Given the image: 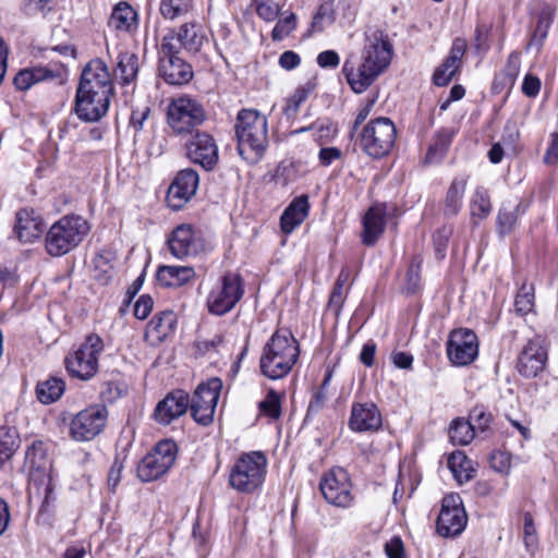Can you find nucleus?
<instances>
[{
  "mask_svg": "<svg viewBox=\"0 0 558 558\" xmlns=\"http://www.w3.org/2000/svg\"><path fill=\"white\" fill-rule=\"evenodd\" d=\"M392 58V46L381 34L367 37L360 59L350 56L342 72L351 88L361 94L388 68Z\"/></svg>",
  "mask_w": 558,
  "mask_h": 558,
  "instance_id": "obj_1",
  "label": "nucleus"
},
{
  "mask_svg": "<svg viewBox=\"0 0 558 558\" xmlns=\"http://www.w3.org/2000/svg\"><path fill=\"white\" fill-rule=\"evenodd\" d=\"M234 130L241 158L250 163L258 162L269 144L267 118L256 109H241Z\"/></svg>",
  "mask_w": 558,
  "mask_h": 558,
  "instance_id": "obj_2",
  "label": "nucleus"
},
{
  "mask_svg": "<svg viewBox=\"0 0 558 558\" xmlns=\"http://www.w3.org/2000/svg\"><path fill=\"white\" fill-rule=\"evenodd\" d=\"M300 355L299 342L288 330L276 331L263 349L260 372L269 379L286 377Z\"/></svg>",
  "mask_w": 558,
  "mask_h": 558,
  "instance_id": "obj_3",
  "label": "nucleus"
},
{
  "mask_svg": "<svg viewBox=\"0 0 558 558\" xmlns=\"http://www.w3.org/2000/svg\"><path fill=\"white\" fill-rule=\"evenodd\" d=\"M88 221L75 214L65 215L51 225L45 236L46 252L53 257L76 248L89 233Z\"/></svg>",
  "mask_w": 558,
  "mask_h": 558,
  "instance_id": "obj_4",
  "label": "nucleus"
},
{
  "mask_svg": "<svg viewBox=\"0 0 558 558\" xmlns=\"http://www.w3.org/2000/svg\"><path fill=\"white\" fill-rule=\"evenodd\" d=\"M267 458L262 451L242 453L229 473L230 486L239 493L252 494L265 482Z\"/></svg>",
  "mask_w": 558,
  "mask_h": 558,
  "instance_id": "obj_5",
  "label": "nucleus"
},
{
  "mask_svg": "<svg viewBox=\"0 0 558 558\" xmlns=\"http://www.w3.org/2000/svg\"><path fill=\"white\" fill-rule=\"evenodd\" d=\"M396 135V126L389 118H376L363 128L360 134V146L367 156L381 158L392 149Z\"/></svg>",
  "mask_w": 558,
  "mask_h": 558,
  "instance_id": "obj_6",
  "label": "nucleus"
},
{
  "mask_svg": "<svg viewBox=\"0 0 558 558\" xmlns=\"http://www.w3.org/2000/svg\"><path fill=\"white\" fill-rule=\"evenodd\" d=\"M104 350L102 339L92 333L85 342L65 359V367L72 377L90 379L98 371V355Z\"/></svg>",
  "mask_w": 558,
  "mask_h": 558,
  "instance_id": "obj_7",
  "label": "nucleus"
},
{
  "mask_svg": "<svg viewBox=\"0 0 558 558\" xmlns=\"http://www.w3.org/2000/svg\"><path fill=\"white\" fill-rule=\"evenodd\" d=\"M167 120L175 134H187L204 122L205 111L198 101L183 96L169 104Z\"/></svg>",
  "mask_w": 558,
  "mask_h": 558,
  "instance_id": "obj_8",
  "label": "nucleus"
},
{
  "mask_svg": "<svg viewBox=\"0 0 558 558\" xmlns=\"http://www.w3.org/2000/svg\"><path fill=\"white\" fill-rule=\"evenodd\" d=\"M177 451L178 448L173 440L159 441L140 462L137 466L140 480L151 482L166 474L175 461Z\"/></svg>",
  "mask_w": 558,
  "mask_h": 558,
  "instance_id": "obj_9",
  "label": "nucleus"
},
{
  "mask_svg": "<svg viewBox=\"0 0 558 558\" xmlns=\"http://www.w3.org/2000/svg\"><path fill=\"white\" fill-rule=\"evenodd\" d=\"M221 388L222 381L217 377L197 386L189 403L191 414L197 423L207 426L213 422Z\"/></svg>",
  "mask_w": 558,
  "mask_h": 558,
  "instance_id": "obj_10",
  "label": "nucleus"
},
{
  "mask_svg": "<svg viewBox=\"0 0 558 558\" xmlns=\"http://www.w3.org/2000/svg\"><path fill=\"white\" fill-rule=\"evenodd\" d=\"M243 293L241 277L229 272L208 294V311L215 315H225L235 306Z\"/></svg>",
  "mask_w": 558,
  "mask_h": 558,
  "instance_id": "obj_11",
  "label": "nucleus"
},
{
  "mask_svg": "<svg viewBox=\"0 0 558 558\" xmlns=\"http://www.w3.org/2000/svg\"><path fill=\"white\" fill-rule=\"evenodd\" d=\"M468 515L461 497L458 494L445 496L436 522L437 533L442 537H454L464 531Z\"/></svg>",
  "mask_w": 558,
  "mask_h": 558,
  "instance_id": "obj_12",
  "label": "nucleus"
},
{
  "mask_svg": "<svg viewBox=\"0 0 558 558\" xmlns=\"http://www.w3.org/2000/svg\"><path fill=\"white\" fill-rule=\"evenodd\" d=\"M319 489L326 501L332 506L348 508L353 502L352 484L349 474L342 468H333L325 473Z\"/></svg>",
  "mask_w": 558,
  "mask_h": 558,
  "instance_id": "obj_13",
  "label": "nucleus"
},
{
  "mask_svg": "<svg viewBox=\"0 0 558 558\" xmlns=\"http://www.w3.org/2000/svg\"><path fill=\"white\" fill-rule=\"evenodd\" d=\"M108 411L105 405L95 404L78 412L71 422V436L87 441L99 435L106 426Z\"/></svg>",
  "mask_w": 558,
  "mask_h": 558,
  "instance_id": "obj_14",
  "label": "nucleus"
},
{
  "mask_svg": "<svg viewBox=\"0 0 558 558\" xmlns=\"http://www.w3.org/2000/svg\"><path fill=\"white\" fill-rule=\"evenodd\" d=\"M478 354L476 335L470 329L453 330L447 341V355L457 366L471 364Z\"/></svg>",
  "mask_w": 558,
  "mask_h": 558,
  "instance_id": "obj_15",
  "label": "nucleus"
},
{
  "mask_svg": "<svg viewBox=\"0 0 558 558\" xmlns=\"http://www.w3.org/2000/svg\"><path fill=\"white\" fill-rule=\"evenodd\" d=\"M186 157L206 171H211L219 160L218 146L215 138L206 132H196L185 143Z\"/></svg>",
  "mask_w": 558,
  "mask_h": 558,
  "instance_id": "obj_16",
  "label": "nucleus"
},
{
  "mask_svg": "<svg viewBox=\"0 0 558 558\" xmlns=\"http://www.w3.org/2000/svg\"><path fill=\"white\" fill-rule=\"evenodd\" d=\"M76 90L112 96L110 73L102 60L93 59L85 65Z\"/></svg>",
  "mask_w": 558,
  "mask_h": 558,
  "instance_id": "obj_17",
  "label": "nucleus"
},
{
  "mask_svg": "<svg viewBox=\"0 0 558 558\" xmlns=\"http://www.w3.org/2000/svg\"><path fill=\"white\" fill-rule=\"evenodd\" d=\"M172 256L179 259L196 256L204 250V243L191 225L182 223L170 234L167 241Z\"/></svg>",
  "mask_w": 558,
  "mask_h": 558,
  "instance_id": "obj_18",
  "label": "nucleus"
},
{
  "mask_svg": "<svg viewBox=\"0 0 558 558\" xmlns=\"http://www.w3.org/2000/svg\"><path fill=\"white\" fill-rule=\"evenodd\" d=\"M205 41V35L196 24H184L177 32L171 31L163 36L161 44L165 45V51L170 52L175 49L181 52L184 49L189 53H197Z\"/></svg>",
  "mask_w": 558,
  "mask_h": 558,
  "instance_id": "obj_19",
  "label": "nucleus"
},
{
  "mask_svg": "<svg viewBox=\"0 0 558 558\" xmlns=\"http://www.w3.org/2000/svg\"><path fill=\"white\" fill-rule=\"evenodd\" d=\"M179 50L166 52L165 45L159 48V72L170 85H183L193 77L192 66L181 58Z\"/></svg>",
  "mask_w": 558,
  "mask_h": 558,
  "instance_id": "obj_20",
  "label": "nucleus"
},
{
  "mask_svg": "<svg viewBox=\"0 0 558 558\" xmlns=\"http://www.w3.org/2000/svg\"><path fill=\"white\" fill-rule=\"evenodd\" d=\"M199 178L195 170L187 168L178 172L168 189L167 202L173 209H180L196 193Z\"/></svg>",
  "mask_w": 558,
  "mask_h": 558,
  "instance_id": "obj_21",
  "label": "nucleus"
},
{
  "mask_svg": "<svg viewBox=\"0 0 558 558\" xmlns=\"http://www.w3.org/2000/svg\"><path fill=\"white\" fill-rule=\"evenodd\" d=\"M111 96L76 90L74 112L80 120L85 122H97L107 112L110 106Z\"/></svg>",
  "mask_w": 558,
  "mask_h": 558,
  "instance_id": "obj_22",
  "label": "nucleus"
},
{
  "mask_svg": "<svg viewBox=\"0 0 558 558\" xmlns=\"http://www.w3.org/2000/svg\"><path fill=\"white\" fill-rule=\"evenodd\" d=\"M547 352L539 341L530 340L518 357L517 368L527 378L536 377L545 367Z\"/></svg>",
  "mask_w": 558,
  "mask_h": 558,
  "instance_id": "obj_23",
  "label": "nucleus"
},
{
  "mask_svg": "<svg viewBox=\"0 0 558 558\" xmlns=\"http://www.w3.org/2000/svg\"><path fill=\"white\" fill-rule=\"evenodd\" d=\"M353 432H375L381 427V414L373 402L353 403L349 418Z\"/></svg>",
  "mask_w": 558,
  "mask_h": 558,
  "instance_id": "obj_24",
  "label": "nucleus"
},
{
  "mask_svg": "<svg viewBox=\"0 0 558 558\" xmlns=\"http://www.w3.org/2000/svg\"><path fill=\"white\" fill-rule=\"evenodd\" d=\"M466 50V43L462 38H456L448 57L438 65L433 74V82L437 86H446L462 65V58Z\"/></svg>",
  "mask_w": 558,
  "mask_h": 558,
  "instance_id": "obj_25",
  "label": "nucleus"
},
{
  "mask_svg": "<svg viewBox=\"0 0 558 558\" xmlns=\"http://www.w3.org/2000/svg\"><path fill=\"white\" fill-rule=\"evenodd\" d=\"M25 463L29 469V483L37 485L38 480L50 477L51 463L44 441H34L26 450Z\"/></svg>",
  "mask_w": 558,
  "mask_h": 558,
  "instance_id": "obj_26",
  "label": "nucleus"
},
{
  "mask_svg": "<svg viewBox=\"0 0 558 558\" xmlns=\"http://www.w3.org/2000/svg\"><path fill=\"white\" fill-rule=\"evenodd\" d=\"M189 403V395L183 390H175L158 402L154 416L160 424L168 425L186 412Z\"/></svg>",
  "mask_w": 558,
  "mask_h": 558,
  "instance_id": "obj_27",
  "label": "nucleus"
},
{
  "mask_svg": "<svg viewBox=\"0 0 558 558\" xmlns=\"http://www.w3.org/2000/svg\"><path fill=\"white\" fill-rule=\"evenodd\" d=\"M13 233L20 242L32 243L43 233V220L33 209H21L15 214Z\"/></svg>",
  "mask_w": 558,
  "mask_h": 558,
  "instance_id": "obj_28",
  "label": "nucleus"
},
{
  "mask_svg": "<svg viewBox=\"0 0 558 558\" xmlns=\"http://www.w3.org/2000/svg\"><path fill=\"white\" fill-rule=\"evenodd\" d=\"M177 316L172 311H165L154 316L148 323L145 331V338L151 344H159L165 341L175 330Z\"/></svg>",
  "mask_w": 558,
  "mask_h": 558,
  "instance_id": "obj_29",
  "label": "nucleus"
},
{
  "mask_svg": "<svg viewBox=\"0 0 558 558\" xmlns=\"http://www.w3.org/2000/svg\"><path fill=\"white\" fill-rule=\"evenodd\" d=\"M310 209L308 196L301 195L295 197L284 209L280 218V226L283 233L289 234L294 231L307 217Z\"/></svg>",
  "mask_w": 558,
  "mask_h": 558,
  "instance_id": "obj_30",
  "label": "nucleus"
},
{
  "mask_svg": "<svg viewBox=\"0 0 558 558\" xmlns=\"http://www.w3.org/2000/svg\"><path fill=\"white\" fill-rule=\"evenodd\" d=\"M54 490L56 486L51 476L46 477L45 480H38L37 485H32V483H29V496H43L41 505L37 515L38 520H48L54 510L57 501V495Z\"/></svg>",
  "mask_w": 558,
  "mask_h": 558,
  "instance_id": "obj_31",
  "label": "nucleus"
},
{
  "mask_svg": "<svg viewBox=\"0 0 558 558\" xmlns=\"http://www.w3.org/2000/svg\"><path fill=\"white\" fill-rule=\"evenodd\" d=\"M195 277V270L191 266H170L158 267L157 281L166 288H179L191 281Z\"/></svg>",
  "mask_w": 558,
  "mask_h": 558,
  "instance_id": "obj_32",
  "label": "nucleus"
},
{
  "mask_svg": "<svg viewBox=\"0 0 558 558\" xmlns=\"http://www.w3.org/2000/svg\"><path fill=\"white\" fill-rule=\"evenodd\" d=\"M108 24L117 31L133 33L138 26L137 12L128 2L121 1L114 5Z\"/></svg>",
  "mask_w": 558,
  "mask_h": 558,
  "instance_id": "obj_33",
  "label": "nucleus"
},
{
  "mask_svg": "<svg viewBox=\"0 0 558 558\" xmlns=\"http://www.w3.org/2000/svg\"><path fill=\"white\" fill-rule=\"evenodd\" d=\"M363 243L374 245L385 230V213L380 207H371L363 219Z\"/></svg>",
  "mask_w": 558,
  "mask_h": 558,
  "instance_id": "obj_34",
  "label": "nucleus"
},
{
  "mask_svg": "<svg viewBox=\"0 0 558 558\" xmlns=\"http://www.w3.org/2000/svg\"><path fill=\"white\" fill-rule=\"evenodd\" d=\"M53 71L44 66H34L21 70L14 77V85L19 90H27L33 85L56 78Z\"/></svg>",
  "mask_w": 558,
  "mask_h": 558,
  "instance_id": "obj_35",
  "label": "nucleus"
},
{
  "mask_svg": "<svg viewBox=\"0 0 558 558\" xmlns=\"http://www.w3.org/2000/svg\"><path fill=\"white\" fill-rule=\"evenodd\" d=\"M466 187V180L464 178H456L446 194L444 215L446 217H454L459 214L463 196Z\"/></svg>",
  "mask_w": 558,
  "mask_h": 558,
  "instance_id": "obj_36",
  "label": "nucleus"
},
{
  "mask_svg": "<svg viewBox=\"0 0 558 558\" xmlns=\"http://www.w3.org/2000/svg\"><path fill=\"white\" fill-rule=\"evenodd\" d=\"M447 464L459 484L466 483L474 476L475 471L472 466V462L462 451L451 453Z\"/></svg>",
  "mask_w": 558,
  "mask_h": 558,
  "instance_id": "obj_37",
  "label": "nucleus"
},
{
  "mask_svg": "<svg viewBox=\"0 0 558 558\" xmlns=\"http://www.w3.org/2000/svg\"><path fill=\"white\" fill-rule=\"evenodd\" d=\"M453 137V132L448 129H442L438 131L434 137L433 142L429 144L426 156H425V162L426 163H434L438 162L442 159V157L448 151L451 142Z\"/></svg>",
  "mask_w": 558,
  "mask_h": 558,
  "instance_id": "obj_38",
  "label": "nucleus"
},
{
  "mask_svg": "<svg viewBox=\"0 0 558 558\" xmlns=\"http://www.w3.org/2000/svg\"><path fill=\"white\" fill-rule=\"evenodd\" d=\"M525 208L521 203H504L497 216V229L500 234H507L514 228L519 215L523 214Z\"/></svg>",
  "mask_w": 558,
  "mask_h": 558,
  "instance_id": "obj_39",
  "label": "nucleus"
},
{
  "mask_svg": "<svg viewBox=\"0 0 558 558\" xmlns=\"http://www.w3.org/2000/svg\"><path fill=\"white\" fill-rule=\"evenodd\" d=\"M65 383L59 377H50L39 381L36 387L38 400L44 404H50L63 395Z\"/></svg>",
  "mask_w": 558,
  "mask_h": 558,
  "instance_id": "obj_40",
  "label": "nucleus"
},
{
  "mask_svg": "<svg viewBox=\"0 0 558 558\" xmlns=\"http://www.w3.org/2000/svg\"><path fill=\"white\" fill-rule=\"evenodd\" d=\"M137 70V57L134 53H119L118 64L113 70L116 80H120L123 85L130 84L136 77Z\"/></svg>",
  "mask_w": 558,
  "mask_h": 558,
  "instance_id": "obj_41",
  "label": "nucleus"
},
{
  "mask_svg": "<svg viewBox=\"0 0 558 558\" xmlns=\"http://www.w3.org/2000/svg\"><path fill=\"white\" fill-rule=\"evenodd\" d=\"M521 60L520 53L512 51L507 59L505 69L496 76L494 85L500 86L501 88L511 89L517 81L520 73Z\"/></svg>",
  "mask_w": 558,
  "mask_h": 558,
  "instance_id": "obj_42",
  "label": "nucleus"
},
{
  "mask_svg": "<svg viewBox=\"0 0 558 558\" xmlns=\"http://www.w3.org/2000/svg\"><path fill=\"white\" fill-rule=\"evenodd\" d=\"M475 436V425L464 418H456L449 427V437L453 445L466 446Z\"/></svg>",
  "mask_w": 558,
  "mask_h": 558,
  "instance_id": "obj_43",
  "label": "nucleus"
},
{
  "mask_svg": "<svg viewBox=\"0 0 558 558\" xmlns=\"http://www.w3.org/2000/svg\"><path fill=\"white\" fill-rule=\"evenodd\" d=\"M554 20V11L550 7H544L538 14L535 29L532 34L527 48L535 47L537 50L542 47L548 29Z\"/></svg>",
  "mask_w": 558,
  "mask_h": 558,
  "instance_id": "obj_44",
  "label": "nucleus"
},
{
  "mask_svg": "<svg viewBox=\"0 0 558 558\" xmlns=\"http://www.w3.org/2000/svg\"><path fill=\"white\" fill-rule=\"evenodd\" d=\"M19 447V439L15 429L0 427V468L13 456Z\"/></svg>",
  "mask_w": 558,
  "mask_h": 558,
  "instance_id": "obj_45",
  "label": "nucleus"
},
{
  "mask_svg": "<svg viewBox=\"0 0 558 558\" xmlns=\"http://www.w3.org/2000/svg\"><path fill=\"white\" fill-rule=\"evenodd\" d=\"M470 208L472 217L486 218L492 211L488 191L484 187H477L472 196Z\"/></svg>",
  "mask_w": 558,
  "mask_h": 558,
  "instance_id": "obj_46",
  "label": "nucleus"
},
{
  "mask_svg": "<svg viewBox=\"0 0 558 558\" xmlns=\"http://www.w3.org/2000/svg\"><path fill=\"white\" fill-rule=\"evenodd\" d=\"M296 27V15L291 11H284L278 19L271 32V38L275 41L282 40L289 36Z\"/></svg>",
  "mask_w": 558,
  "mask_h": 558,
  "instance_id": "obj_47",
  "label": "nucleus"
},
{
  "mask_svg": "<svg viewBox=\"0 0 558 558\" xmlns=\"http://www.w3.org/2000/svg\"><path fill=\"white\" fill-rule=\"evenodd\" d=\"M192 7V0H161L160 13L165 19L174 20L186 14Z\"/></svg>",
  "mask_w": 558,
  "mask_h": 558,
  "instance_id": "obj_48",
  "label": "nucleus"
},
{
  "mask_svg": "<svg viewBox=\"0 0 558 558\" xmlns=\"http://www.w3.org/2000/svg\"><path fill=\"white\" fill-rule=\"evenodd\" d=\"M515 312L520 315H526L534 307V288L532 284H522L514 301Z\"/></svg>",
  "mask_w": 558,
  "mask_h": 558,
  "instance_id": "obj_49",
  "label": "nucleus"
},
{
  "mask_svg": "<svg viewBox=\"0 0 558 558\" xmlns=\"http://www.w3.org/2000/svg\"><path fill=\"white\" fill-rule=\"evenodd\" d=\"M312 90L313 86L311 84H306L305 86L299 87L294 92V94L288 99L287 105L283 109L284 114L288 118L295 117L300 106L306 100Z\"/></svg>",
  "mask_w": 558,
  "mask_h": 558,
  "instance_id": "obj_50",
  "label": "nucleus"
},
{
  "mask_svg": "<svg viewBox=\"0 0 558 558\" xmlns=\"http://www.w3.org/2000/svg\"><path fill=\"white\" fill-rule=\"evenodd\" d=\"M523 542L527 553L534 554L538 547V537L534 525L533 517L530 512L523 515Z\"/></svg>",
  "mask_w": 558,
  "mask_h": 558,
  "instance_id": "obj_51",
  "label": "nucleus"
},
{
  "mask_svg": "<svg viewBox=\"0 0 558 558\" xmlns=\"http://www.w3.org/2000/svg\"><path fill=\"white\" fill-rule=\"evenodd\" d=\"M258 408L263 414L270 418H279L281 414L280 396L275 390L270 389L265 399L259 402Z\"/></svg>",
  "mask_w": 558,
  "mask_h": 558,
  "instance_id": "obj_52",
  "label": "nucleus"
},
{
  "mask_svg": "<svg viewBox=\"0 0 558 558\" xmlns=\"http://www.w3.org/2000/svg\"><path fill=\"white\" fill-rule=\"evenodd\" d=\"M21 9L29 17H46L52 11V4L50 0H25Z\"/></svg>",
  "mask_w": 558,
  "mask_h": 558,
  "instance_id": "obj_53",
  "label": "nucleus"
},
{
  "mask_svg": "<svg viewBox=\"0 0 558 558\" xmlns=\"http://www.w3.org/2000/svg\"><path fill=\"white\" fill-rule=\"evenodd\" d=\"M256 13L265 22H274L280 15V5L275 0H256Z\"/></svg>",
  "mask_w": 558,
  "mask_h": 558,
  "instance_id": "obj_54",
  "label": "nucleus"
},
{
  "mask_svg": "<svg viewBox=\"0 0 558 558\" xmlns=\"http://www.w3.org/2000/svg\"><path fill=\"white\" fill-rule=\"evenodd\" d=\"M469 418V422L475 425V429L485 432L489 427L493 416L484 405H475L470 411Z\"/></svg>",
  "mask_w": 558,
  "mask_h": 558,
  "instance_id": "obj_55",
  "label": "nucleus"
},
{
  "mask_svg": "<svg viewBox=\"0 0 558 558\" xmlns=\"http://www.w3.org/2000/svg\"><path fill=\"white\" fill-rule=\"evenodd\" d=\"M305 131H312L313 136L316 141H320L325 137H330L335 133V129L330 123H313L307 128H301L292 131V134H299Z\"/></svg>",
  "mask_w": 558,
  "mask_h": 558,
  "instance_id": "obj_56",
  "label": "nucleus"
},
{
  "mask_svg": "<svg viewBox=\"0 0 558 558\" xmlns=\"http://www.w3.org/2000/svg\"><path fill=\"white\" fill-rule=\"evenodd\" d=\"M451 233L452 230L450 228L448 229L444 227L442 229L437 230L433 235L435 252L439 258H444L445 256L447 243Z\"/></svg>",
  "mask_w": 558,
  "mask_h": 558,
  "instance_id": "obj_57",
  "label": "nucleus"
},
{
  "mask_svg": "<svg viewBox=\"0 0 558 558\" xmlns=\"http://www.w3.org/2000/svg\"><path fill=\"white\" fill-rule=\"evenodd\" d=\"M154 306V301L150 295L143 294L138 298L134 305V315L138 319H146L150 314Z\"/></svg>",
  "mask_w": 558,
  "mask_h": 558,
  "instance_id": "obj_58",
  "label": "nucleus"
},
{
  "mask_svg": "<svg viewBox=\"0 0 558 558\" xmlns=\"http://www.w3.org/2000/svg\"><path fill=\"white\" fill-rule=\"evenodd\" d=\"M490 466L499 472L505 473L510 469V456L504 451H495L490 454Z\"/></svg>",
  "mask_w": 558,
  "mask_h": 558,
  "instance_id": "obj_59",
  "label": "nucleus"
},
{
  "mask_svg": "<svg viewBox=\"0 0 558 558\" xmlns=\"http://www.w3.org/2000/svg\"><path fill=\"white\" fill-rule=\"evenodd\" d=\"M340 57L335 50H325L317 56V64L323 69H336Z\"/></svg>",
  "mask_w": 558,
  "mask_h": 558,
  "instance_id": "obj_60",
  "label": "nucleus"
},
{
  "mask_svg": "<svg viewBox=\"0 0 558 558\" xmlns=\"http://www.w3.org/2000/svg\"><path fill=\"white\" fill-rule=\"evenodd\" d=\"M539 89L541 80L532 74H526L522 84V93L527 97H536Z\"/></svg>",
  "mask_w": 558,
  "mask_h": 558,
  "instance_id": "obj_61",
  "label": "nucleus"
},
{
  "mask_svg": "<svg viewBox=\"0 0 558 558\" xmlns=\"http://www.w3.org/2000/svg\"><path fill=\"white\" fill-rule=\"evenodd\" d=\"M327 400V392L323 389L314 391L307 408V415L318 413L325 405Z\"/></svg>",
  "mask_w": 558,
  "mask_h": 558,
  "instance_id": "obj_62",
  "label": "nucleus"
},
{
  "mask_svg": "<svg viewBox=\"0 0 558 558\" xmlns=\"http://www.w3.org/2000/svg\"><path fill=\"white\" fill-rule=\"evenodd\" d=\"M278 62L282 69L291 71L300 65L301 58L296 52L292 50H287L283 53H281Z\"/></svg>",
  "mask_w": 558,
  "mask_h": 558,
  "instance_id": "obj_63",
  "label": "nucleus"
},
{
  "mask_svg": "<svg viewBox=\"0 0 558 558\" xmlns=\"http://www.w3.org/2000/svg\"><path fill=\"white\" fill-rule=\"evenodd\" d=\"M544 162L547 165L558 162V133L551 134L549 146L544 155Z\"/></svg>",
  "mask_w": 558,
  "mask_h": 558,
  "instance_id": "obj_64",
  "label": "nucleus"
}]
</instances>
